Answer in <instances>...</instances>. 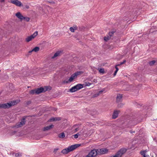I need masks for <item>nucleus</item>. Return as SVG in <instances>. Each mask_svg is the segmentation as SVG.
<instances>
[{
	"mask_svg": "<svg viewBox=\"0 0 157 157\" xmlns=\"http://www.w3.org/2000/svg\"><path fill=\"white\" fill-rule=\"evenodd\" d=\"M81 145L80 144H75L68 147L62 150L61 152L64 154H66L68 152L72 151Z\"/></svg>",
	"mask_w": 157,
	"mask_h": 157,
	"instance_id": "f257e3e1",
	"label": "nucleus"
},
{
	"mask_svg": "<svg viewBox=\"0 0 157 157\" xmlns=\"http://www.w3.org/2000/svg\"><path fill=\"white\" fill-rule=\"evenodd\" d=\"M17 104L16 101H13L10 103L0 104V109H8L12 105H13Z\"/></svg>",
	"mask_w": 157,
	"mask_h": 157,
	"instance_id": "f03ea898",
	"label": "nucleus"
},
{
	"mask_svg": "<svg viewBox=\"0 0 157 157\" xmlns=\"http://www.w3.org/2000/svg\"><path fill=\"white\" fill-rule=\"evenodd\" d=\"M127 150V149L125 148H122L118 151L115 155H112L110 157H121L122 155L126 152Z\"/></svg>",
	"mask_w": 157,
	"mask_h": 157,
	"instance_id": "7ed1b4c3",
	"label": "nucleus"
},
{
	"mask_svg": "<svg viewBox=\"0 0 157 157\" xmlns=\"http://www.w3.org/2000/svg\"><path fill=\"white\" fill-rule=\"evenodd\" d=\"M83 87V85L80 84H78L75 86H74L71 88L69 90L71 92H74L80 90Z\"/></svg>",
	"mask_w": 157,
	"mask_h": 157,
	"instance_id": "20e7f679",
	"label": "nucleus"
},
{
	"mask_svg": "<svg viewBox=\"0 0 157 157\" xmlns=\"http://www.w3.org/2000/svg\"><path fill=\"white\" fill-rule=\"evenodd\" d=\"M97 154L98 153L97 149H94L92 150L85 157H95Z\"/></svg>",
	"mask_w": 157,
	"mask_h": 157,
	"instance_id": "39448f33",
	"label": "nucleus"
},
{
	"mask_svg": "<svg viewBox=\"0 0 157 157\" xmlns=\"http://www.w3.org/2000/svg\"><path fill=\"white\" fill-rule=\"evenodd\" d=\"M36 94H39L43 92H45L48 90V87L46 86L45 88L40 87L39 88L36 89Z\"/></svg>",
	"mask_w": 157,
	"mask_h": 157,
	"instance_id": "423d86ee",
	"label": "nucleus"
},
{
	"mask_svg": "<svg viewBox=\"0 0 157 157\" xmlns=\"http://www.w3.org/2000/svg\"><path fill=\"white\" fill-rule=\"evenodd\" d=\"M115 32L113 31L110 32L108 33V35H107L104 37V40L105 41H107L108 40L111 38V37L113 36Z\"/></svg>",
	"mask_w": 157,
	"mask_h": 157,
	"instance_id": "0eeeda50",
	"label": "nucleus"
},
{
	"mask_svg": "<svg viewBox=\"0 0 157 157\" xmlns=\"http://www.w3.org/2000/svg\"><path fill=\"white\" fill-rule=\"evenodd\" d=\"M38 35L37 31H36L34 33L30 36L28 37L25 40L27 42H29L32 40L34 38Z\"/></svg>",
	"mask_w": 157,
	"mask_h": 157,
	"instance_id": "6e6552de",
	"label": "nucleus"
},
{
	"mask_svg": "<svg viewBox=\"0 0 157 157\" xmlns=\"http://www.w3.org/2000/svg\"><path fill=\"white\" fill-rule=\"evenodd\" d=\"M10 2L17 6L21 7L23 6L21 2L18 0H11Z\"/></svg>",
	"mask_w": 157,
	"mask_h": 157,
	"instance_id": "1a4fd4ad",
	"label": "nucleus"
},
{
	"mask_svg": "<svg viewBox=\"0 0 157 157\" xmlns=\"http://www.w3.org/2000/svg\"><path fill=\"white\" fill-rule=\"evenodd\" d=\"M98 154H104L108 152V150L106 148L98 149H97Z\"/></svg>",
	"mask_w": 157,
	"mask_h": 157,
	"instance_id": "9d476101",
	"label": "nucleus"
},
{
	"mask_svg": "<svg viewBox=\"0 0 157 157\" xmlns=\"http://www.w3.org/2000/svg\"><path fill=\"white\" fill-rule=\"evenodd\" d=\"M120 112L119 110H115L113 114L112 118L113 119L117 118L118 117Z\"/></svg>",
	"mask_w": 157,
	"mask_h": 157,
	"instance_id": "9b49d317",
	"label": "nucleus"
},
{
	"mask_svg": "<svg viewBox=\"0 0 157 157\" xmlns=\"http://www.w3.org/2000/svg\"><path fill=\"white\" fill-rule=\"evenodd\" d=\"M16 16L21 21L23 20L24 16L21 14L20 12H18L15 14Z\"/></svg>",
	"mask_w": 157,
	"mask_h": 157,
	"instance_id": "f8f14e48",
	"label": "nucleus"
},
{
	"mask_svg": "<svg viewBox=\"0 0 157 157\" xmlns=\"http://www.w3.org/2000/svg\"><path fill=\"white\" fill-rule=\"evenodd\" d=\"M122 95L121 94H117L116 98V101L117 103L121 102L122 100Z\"/></svg>",
	"mask_w": 157,
	"mask_h": 157,
	"instance_id": "ddd939ff",
	"label": "nucleus"
},
{
	"mask_svg": "<svg viewBox=\"0 0 157 157\" xmlns=\"http://www.w3.org/2000/svg\"><path fill=\"white\" fill-rule=\"evenodd\" d=\"M105 90V88H103L101 90L99 91L98 92L94 94L93 95L94 97H96L99 96L100 94H101L102 92Z\"/></svg>",
	"mask_w": 157,
	"mask_h": 157,
	"instance_id": "4468645a",
	"label": "nucleus"
},
{
	"mask_svg": "<svg viewBox=\"0 0 157 157\" xmlns=\"http://www.w3.org/2000/svg\"><path fill=\"white\" fill-rule=\"evenodd\" d=\"M54 127L53 124L50 125L48 126H46L43 128V131H48L52 128Z\"/></svg>",
	"mask_w": 157,
	"mask_h": 157,
	"instance_id": "2eb2a0df",
	"label": "nucleus"
},
{
	"mask_svg": "<svg viewBox=\"0 0 157 157\" xmlns=\"http://www.w3.org/2000/svg\"><path fill=\"white\" fill-rule=\"evenodd\" d=\"M138 9L137 8H134L132 10H131L130 11V12L131 13V14H135L138 13Z\"/></svg>",
	"mask_w": 157,
	"mask_h": 157,
	"instance_id": "dca6fc26",
	"label": "nucleus"
},
{
	"mask_svg": "<svg viewBox=\"0 0 157 157\" xmlns=\"http://www.w3.org/2000/svg\"><path fill=\"white\" fill-rule=\"evenodd\" d=\"M61 53V51H57L54 54V56L52 57V59H54L56 57L59 56Z\"/></svg>",
	"mask_w": 157,
	"mask_h": 157,
	"instance_id": "f3484780",
	"label": "nucleus"
},
{
	"mask_svg": "<svg viewBox=\"0 0 157 157\" xmlns=\"http://www.w3.org/2000/svg\"><path fill=\"white\" fill-rule=\"evenodd\" d=\"M23 126L21 122L17 123L15 126H14V127L18 128L20 127H21Z\"/></svg>",
	"mask_w": 157,
	"mask_h": 157,
	"instance_id": "a211bd4d",
	"label": "nucleus"
},
{
	"mask_svg": "<svg viewBox=\"0 0 157 157\" xmlns=\"http://www.w3.org/2000/svg\"><path fill=\"white\" fill-rule=\"evenodd\" d=\"M23 126L21 122L17 123L15 126H14V127L18 128L20 127H21Z\"/></svg>",
	"mask_w": 157,
	"mask_h": 157,
	"instance_id": "6ab92c4d",
	"label": "nucleus"
},
{
	"mask_svg": "<svg viewBox=\"0 0 157 157\" xmlns=\"http://www.w3.org/2000/svg\"><path fill=\"white\" fill-rule=\"evenodd\" d=\"M23 126L21 122L17 123L15 126H14V127L18 128L20 127H21Z\"/></svg>",
	"mask_w": 157,
	"mask_h": 157,
	"instance_id": "aec40b11",
	"label": "nucleus"
},
{
	"mask_svg": "<svg viewBox=\"0 0 157 157\" xmlns=\"http://www.w3.org/2000/svg\"><path fill=\"white\" fill-rule=\"evenodd\" d=\"M146 151H141L140 153L141 155L143 156V157H150L149 155H145Z\"/></svg>",
	"mask_w": 157,
	"mask_h": 157,
	"instance_id": "412c9836",
	"label": "nucleus"
},
{
	"mask_svg": "<svg viewBox=\"0 0 157 157\" xmlns=\"http://www.w3.org/2000/svg\"><path fill=\"white\" fill-rule=\"evenodd\" d=\"M137 123V122L136 121V119H135V120L133 121H131L129 122V124H131V126H133L134 125L136 124Z\"/></svg>",
	"mask_w": 157,
	"mask_h": 157,
	"instance_id": "4be33fe9",
	"label": "nucleus"
},
{
	"mask_svg": "<svg viewBox=\"0 0 157 157\" xmlns=\"http://www.w3.org/2000/svg\"><path fill=\"white\" fill-rule=\"evenodd\" d=\"M77 29V27H71L70 28V31L72 32H74L75 30H76Z\"/></svg>",
	"mask_w": 157,
	"mask_h": 157,
	"instance_id": "5701e85b",
	"label": "nucleus"
},
{
	"mask_svg": "<svg viewBox=\"0 0 157 157\" xmlns=\"http://www.w3.org/2000/svg\"><path fill=\"white\" fill-rule=\"evenodd\" d=\"M75 77V76L73 74L72 75H71L70 78L68 80L69 82H72L73 81V79H74V78Z\"/></svg>",
	"mask_w": 157,
	"mask_h": 157,
	"instance_id": "b1692460",
	"label": "nucleus"
},
{
	"mask_svg": "<svg viewBox=\"0 0 157 157\" xmlns=\"http://www.w3.org/2000/svg\"><path fill=\"white\" fill-rule=\"evenodd\" d=\"M65 135L64 132H62L61 133L59 134L58 135V137L59 138H63L65 137Z\"/></svg>",
	"mask_w": 157,
	"mask_h": 157,
	"instance_id": "393cba45",
	"label": "nucleus"
},
{
	"mask_svg": "<svg viewBox=\"0 0 157 157\" xmlns=\"http://www.w3.org/2000/svg\"><path fill=\"white\" fill-rule=\"evenodd\" d=\"M40 48L38 47H36L32 50V51L37 52L39 51Z\"/></svg>",
	"mask_w": 157,
	"mask_h": 157,
	"instance_id": "a878e982",
	"label": "nucleus"
},
{
	"mask_svg": "<svg viewBox=\"0 0 157 157\" xmlns=\"http://www.w3.org/2000/svg\"><path fill=\"white\" fill-rule=\"evenodd\" d=\"M36 90H31L29 92V94H31L33 95L34 94H36Z\"/></svg>",
	"mask_w": 157,
	"mask_h": 157,
	"instance_id": "bb28decb",
	"label": "nucleus"
},
{
	"mask_svg": "<svg viewBox=\"0 0 157 157\" xmlns=\"http://www.w3.org/2000/svg\"><path fill=\"white\" fill-rule=\"evenodd\" d=\"M155 62L156 61L155 60H152L149 62L148 63L150 66H152L154 65Z\"/></svg>",
	"mask_w": 157,
	"mask_h": 157,
	"instance_id": "cd10ccee",
	"label": "nucleus"
},
{
	"mask_svg": "<svg viewBox=\"0 0 157 157\" xmlns=\"http://www.w3.org/2000/svg\"><path fill=\"white\" fill-rule=\"evenodd\" d=\"M82 73V72L81 71H78L75 73L73 75L75 76V77H76L77 76L80 74Z\"/></svg>",
	"mask_w": 157,
	"mask_h": 157,
	"instance_id": "c85d7f7f",
	"label": "nucleus"
},
{
	"mask_svg": "<svg viewBox=\"0 0 157 157\" xmlns=\"http://www.w3.org/2000/svg\"><path fill=\"white\" fill-rule=\"evenodd\" d=\"M25 122H26V121H25V118H23L21 120V121L20 122L23 125L25 124Z\"/></svg>",
	"mask_w": 157,
	"mask_h": 157,
	"instance_id": "c756f323",
	"label": "nucleus"
},
{
	"mask_svg": "<svg viewBox=\"0 0 157 157\" xmlns=\"http://www.w3.org/2000/svg\"><path fill=\"white\" fill-rule=\"evenodd\" d=\"M23 20H24L25 21L28 22L30 20V18L27 17H23Z\"/></svg>",
	"mask_w": 157,
	"mask_h": 157,
	"instance_id": "7c9ffc66",
	"label": "nucleus"
},
{
	"mask_svg": "<svg viewBox=\"0 0 157 157\" xmlns=\"http://www.w3.org/2000/svg\"><path fill=\"white\" fill-rule=\"evenodd\" d=\"M99 72L101 73L104 74L105 73L104 69L103 68H100Z\"/></svg>",
	"mask_w": 157,
	"mask_h": 157,
	"instance_id": "2f4dec72",
	"label": "nucleus"
},
{
	"mask_svg": "<svg viewBox=\"0 0 157 157\" xmlns=\"http://www.w3.org/2000/svg\"><path fill=\"white\" fill-rule=\"evenodd\" d=\"M21 153H16L15 154V156L16 157H19L20 156H21L22 155Z\"/></svg>",
	"mask_w": 157,
	"mask_h": 157,
	"instance_id": "473e14b6",
	"label": "nucleus"
},
{
	"mask_svg": "<svg viewBox=\"0 0 157 157\" xmlns=\"http://www.w3.org/2000/svg\"><path fill=\"white\" fill-rule=\"evenodd\" d=\"M80 135V134L79 133H78L74 135V138H78V136Z\"/></svg>",
	"mask_w": 157,
	"mask_h": 157,
	"instance_id": "72a5a7b5",
	"label": "nucleus"
},
{
	"mask_svg": "<svg viewBox=\"0 0 157 157\" xmlns=\"http://www.w3.org/2000/svg\"><path fill=\"white\" fill-rule=\"evenodd\" d=\"M123 105L124 104L122 103H120L118 104L117 106L119 108H121Z\"/></svg>",
	"mask_w": 157,
	"mask_h": 157,
	"instance_id": "f704fd0d",
	"label": "nucleus"
},
{
	"mask_svg": "<svg viewBox=\"0 0 157 157\" xmlns=\"http://www.w3.org/2000/svg\"><path fill=\"white\" fill-rule=\"evenodd\" d=\"M69 81L68 80H65L63 81V83L64 84L67 83H69Z\"/></svg>",
	"mask_w": 157,
	"mask_h": 157,
	"instance_id": "c9c22d12",
	"label": "nucleus"
},
{
	"mask_svg": "<svg viewBox=\"0 0 157 157\" xmlns=\"http://www.w3.org/2000/svg\"><path fill=\"white\" fill-rule=\"evenodd\" d=\"M126 62L125 60H124L123 62H121L120 63V65H122L125 63Z\"/></svg>",
	"mask_w": 157,
	"mask_h": 157,
	"instance_id": "e433bc0d",
	"label": "nucleus"
},
{
	"mask_svg": "<svg viewBox=\"0 0 157 157\" xmlns=\"http://www.w3.org/2000/svg\"><path fill=\"white\" fill-rule=\"evenodd\" d=\"M31 103V101H28L27 102L26 104L27 105H29V104H30Z\"/></svg>",
	"mask_w": 157,
	"mask_h": 157,
	"instance_id": "4c0bfd02",
	"label": "nucleus"
},
{
	"mask_svg": "<svg viewBox=\"0 0 157 157\" xmlns=\"http://www.w3.org/2000/svg\"><path fill=\"white\" fill-rule=\"evenodd\" d=\"M25 7L27 9H29V6L28 5H26L25 6Z\"/></svg>",
	"mask_w": 157,
	"mask_h": 157,
	"instance_id": "58836bf2",
	"label": "nucleus"
},
{
	"mask_svg": "<svg viewBox=\"0 0 157 157\" xmlns=\"http://www.w3.org/2000/svg\"><path fill=\"white\" fill-rule=\"evenodd\" d=\"M117 72V71H115L114 72V73L113 74L114 76H115L116 75Z\"/></svg>",
	"mask_w": 157,
	"mask_h": 157,
	"instance_id": "ea45409f",
	"label": "nucleus"
},
{
	"mask_svg": "<svg viewBox=\"0 0 157 157\" xmlns=\"http://www.w3.org/2000/svg\"><path fill=\"white\" fill-rule=\"evenodd\" d=\"M91 85V83L88 82L87 83H86V85L87 86H90Z\"/></svg>",
	"mask_w": 157,
	"mask_h": 157,
	"instance_id": "a19ab883",
	"label": "nucleus"
},
{
	"mask_svg": "<svg viewBox=\"0 0 157 157\" xmlns=\"http://www.w3.org/2000/svg\"><path fill=\"white\" fill-rule=\"evenodd\" d=\"M115 68L116 69V71H118V70H119L118 68L117 67V66H115Z\"/></svg>",
	"mask_w": 157,
	"mask_h": 157,
	"instance_id": "79ce46f5",
	"label": "nucleus"
},
{
	"mask_svg": "<svg viewBox=\"0 0 157 157\" xmlns=\"http://www.w3.org/2000/svg\"><path fill=\"white\" fill-rule=\"evenodd\" d=\"M78 130V128H76L75 129V132H76Z\"/></svg>",
	"mask_w": 157,
	"mask_h": 157,
	"instance_id": "37998d69",
	"label": "nucleus"
},
{
	"mask_svg": "<svg viewBox=\"0 0 157 157\" xmlns=\"http://www.w3.org/2000/svg\"><path fill=\"white\" fill-rule=\"evenodd\" d=\"M130 132L131 133H135V131H130Z\"/></svg>",
	"mask_w": 157,
	"mask_h": 157,
	"instance_id": "c03bdc74",
	"label": "nucleus"
},
{
	"mask_svg": "<svg viewBox=\"0 0 157 157\" xmlns=\"http://www.w3.org/2000/svg\"><path fill=\"white\" fill-rule=\"evenodd\" d=\"M39 9H40V10H41L42 9V8L40 6L39 7Z\"/></svg>",
	"mask_w": 157,
	"mask_h": 157,
	"instance_id": "a18cd8bd",
	"label": "nucleus"
},
{
	"mask_svg": "<svg viewBox=\"0 0 157 157\" xmlns=\"http://www.w3.org/2000/svg\"><path fill=\"white\" fill-rule=\"evenodd\" d=\"M32 52H33V51H32V50H31V51H30L29 52V53H31Z\"/></svg>",
	"mask_w": 157,
	"mask_h": 157,
	"instance_id": "49530a36",
	"label": "nucleus"
},
{
	"mask_svg": "<svg viewBox=\"0 0 157 157\" xmlns=\"http://www.w3.org/2000/svg\"><path fill=\"white\" fill-rule=\"evenodd\" d=\"M120 65V64H117V65H116V66H117H117H120V65Z\"/></svg>",
	"mask_w": 157,
	"mask_h": 157,
	"instance_id": "de8ad7c7",
	"label": "nucleus"
},
{
	"mask_svg": "<svg viewBox=\"0 0 157 157\" xmlns=\"http://www.w3.org/2000/svg\"><path fill=\"white\" fill-rule=\"evenodd\" d=\"M51 120H52V121H55V118H53L51 119Z\"/></svg>",
	"mask_w": 157,
	"mask_h": 157,
	"instance_id": "09e8293b",
	"label": "nucleus"
},
{
	"mask_svg": "<svg viewBox=\"0 0 157 157\" xmlns=\"http://www.w3.org/2000/svg\"><path fill=\"white\" fill-rule=\"evenodd\" d=\"M154 140H155V142H156V143L157 144V139H155Z\"/></svg>",
	"mask_w": 157,
	"mask_h": 157,
	"instance_id": "8fccbe9b",
	"label": "nucleus"
},
{
	"mask_svg": "<svg viewBox=\"0 0 157 157\" xmlns=\"http://www.w3.org/2000/svg\"><path fill=\"white\" fill-rule=\"evenodd\" d=\"M4 2V0H1V2Z\"/></svg>",
	"mask_w": 157,
	"mask_h": 157,
	"instance_id": "3c124183",
	"label": "nucleus"
},
{
	"mask_svg": "<svg viewBox=\"0 0 157 157\" xmlns=\"http://www.w3.org/2000/svg\"><path fill=\"white\" fill-rule=\"evenodd\" d=\"M126 90H129V89H126Z\"/></svg>",
	"mask_w": 157,
	"mask_h": 157,
	"instance_id": "603ef678",
	"label": "nucleus"
},
{
	"mask_svg": "<svg viewBox=\"0 0 157 157\" xmlns=\"http://www.w3.org/2000/svg\"><path fill=\"white\" fill-rule=\"evenodd\" d=\"M1 71V70H0V72Z\"/></svg>",
	"mask_w": 157,
	"mask_h": 157,
	"instance_id": "864d4df0",
	"label": "nucleus"
},
{
	"mask_svg": "<svg viewBox=\"0 0 157 157\" xmlns=\"http://www.w3.org/2000/svg\"><path fill=\"white\" fill-rule=\"evenodd\" d=\"M156 119H157V118H156Z\"/></svg>",
	"mask_w": 157,
	"mask_h": 157,
	"instance_id": "5fc2aeb1",
	"label": "nucleus"
}]
</instances>
